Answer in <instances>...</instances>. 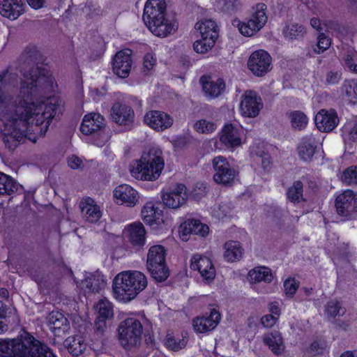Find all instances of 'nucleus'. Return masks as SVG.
<instances>
[{
  "instance_id": "nucleus-25",
  "label": "nucleus",
  "mask_w": 357,
  "mask_h": 357,
  "mask_svg": "<svg viewBox=\"0 0 357 357\" xmlns=\"http://www.w3.org/2000/svg\"><path fill=\"white\" fill-rule=\"evenodd\" d=\"M200 83L206 96L215 98L220 96L225 89V83L221 78L213 79L209 77L202 76Z\"/></svg>"
},
{
  "instance_id": "nucleus-51",
  "label": "nucleus",
  "mask_w": 357,
  "mask_h": 357,
  "mask_svg": "<svg viewBox=\"0 0 357 357\" xmlns=\"http://www.w3.org/2000/svg\"><path fill=\"white\" fill-rule=\"evenodd\" d=\"M342 180L349 185H357V165L347 168L342 173Z\"/></svg>"
},
{
  "instance_id": "nucleus-4",
  "label": "nucleus",
  "mask_w": 357,
  "mask_h": 357,
  "mask_svg": "<svg viewBox=\"0 0 357 357\" xmlns=\"http://www.w3.org/2000/svg\"><path fill=\"white\" fill-rule=\"evenodd\" d=\"M147 286L144 273L128 271L119 273L113 282V292L120 301L128 302L134 299Z\"/></svg>"
},
{
  "instance_id": "nucleus-45",
  "label": "nucleus",
  "mask_w": 357,
  "mask_h": 357,
  "mask_svg": "<svg viewBox=\"0 0 357 357\" xmlns=\"http://www.w3.org/2000/svg\"><path fill=\"white\" fill-rule=\"evenodd\" d=\"M291 123L294 129L302 130L307 124L308 119L307 116L301 111H294L289 114Z\"/></svg>"
},
{
  "instance_id": "nucleus-61",
  "label": "nucleus",
  "mask_w": 357,
  "mask_h": 357,
  "mask_svg": "<svg viewBox=\"0 0 357 357\" xmlns=\"http://www.w3.org/2000/svg\"><path fill=\"white\" fill-rule=\"evenodd\" d=\"M68 164L72 169H78L82 166V161L78 157L72 155L68 160Z\"/></svg>"
},
{
  "instance_id": "nucleus-52",
  "label": "nucleus",
  "mask_w": 357,
  "mask_h": 357,
  "mask_svg": "<svg viewBox=\"0 0 357 357\" xmlns=\"http://www.w3.org/2000/svg\"><path fill=\"white\" fill-rule=\"evenodd\" d=\"M326 312L328 316L335 317L336 316H342L345 312V309L342 307L340 302L331 301L326 305Z\"/></svg>"
},
{
  "instance_id": "nucleus-41",
  "label": "nucleus",
  "mask_w": 357,
  "mask_h": 357,
  "mask_svg": "<svg viewBox=\"0 0 357 357\" xmlns=\"http://www.w3.org/2000/svg\"><path fill=\"white\" fill-rule=\"evenodd\" d=\"M342 91L346 100L351 103H357V79L345 80Z\"/></svg>"
},
{
  "instance_id": "nucleus-29",
  "label": "nucleus",
  "mask_w": 357,
  "mask_h": 357,
  "mask_svg": "<svg viewBox=\"0 0 357 357\" xmlns=\"http://www.w3.org/2000/svg\"><path fill=\"white\" fill-rule=\"evenodd\" d=\"M127 238L135 248H142L146 242V230L141 222H134L127 227Z\"/></svg>"
},
{
  "instance_id": "nucleus-6",
  "label": "nucleus",
  "mask_w": 357,
  "mask_h": 357,
  "mask_svg": "<svg viewBox=\"0 0 357 357\" xmlns=\"http://www.w3.org/2000/svg\"><path fill=\"white\" fill-rule=\"evenodd\" d=\"M166 250L161 245L151 246L147 254L146 266L152 277L158 282L165 281L169 274L165 260Z\"/></svg>"
},
{
  "instance_id": "nucleus-26",
  "label": "nucleus",
  "mask_w": 357,
  "mask_h": 357,
  "mask_svg": "<svg viewBox=\"0 0 357 357\" xmlns=\"http://www.w3.org/2000/svg\"><path fill=\"white\" fill-rule=\"evenodd\" d=\"M241 130L232 124H226L222 130L220 140L227 147L235 148L241 144Z\"/></svg>"
},
{
  "instance_id": "nucleus-1",
  "label": "nucleus",
  "mask_w": 357,
  "mask_h": 357,
  "mask_svg": "<svg viewBox=\"0 0 357 357\" xmlns=\"http://www.w3.org/2000/svg\"><path fill=\"white\" fill-rule=\"evenodd\" d=\"M21 59L23 79L17 96L5 91L15 75L8 70L0 73V122L3 126L2 139L9 150H14L24 138L36 142L38 136L43 137L63 110L59 96H44L52 89L54 79L46 67L38 65L40 52L36 47H29Z\"/></svg>"
},
{
  "instance_id": "nucleus-33",
  "label": "nucleus",
  "mask_w": 357,
  "mask_h": 357,
  "mask_svg": "<svg viewBox=\"0 0 357 357\" xmlns=\"http://www.w3.org/2000/svg\"><path fill=\"white\" fill-rule=\"evenodd\" d=\"M181 227L183 236L188 234H193L202 237H205L209 231V227L207 225L203 224L200 221L194 219L188 220Z\"/></svg>"
},
{
  "instance_id": "nucleus-11",
  "label": "nucleus",
  "mask_w": 357,
  "mask_h": 357,
  "mask_svg": "<svg viewBox=\"0 0 357 357\" xmlns=\"http://www.w3.org/2000/svg\"><path fill=\"white\" fill-rule=\"evenodd\" d=\"M272 59L265 50L255 51L248 61V69L256 76L261 77L271 69Z\"/></svg>"
},
{
  "instance_id": "nucleus-47",
  "label": "nucleus",
  "mask_w": 357,
  "mask_h": 357,
  "mask_svg": "<svg viewBox=\"0 0 357 357\" xmlns=\"http://www.w3.org/2000/svg\"><path fill=\"white\" fill-rule=\"evenodd\" d=\"M187 342L188 340L184 337L176 338L171 335H167L165 338V344L168 349L176 351L183 349L186 346Z\"/></svg>"
},
{
  "instance_id": "nucleus-38",
  "label": "nucleus",
  "mask_w": 357,
  "mask_h": 357,
  "mask_svg": "<svg viewBox=\"0 0 357 357\" xmlns=\"http://www.w3.org/2000/svg\"><path fill=\"white\" fill-rule=\"evenodd\" d=\"M342 136L346 144L357 143V121H347L342 128Z\"/></svg>"
},
{
  "instance_id": "nucleus-12",
  "label": "nucleus",
  "mask_w": 357,
  "mask_h": 357,
  "mask_svg": "<svg viewBox=\"0 0 357 357\" xmlns=\"http://www.w3.org/2000/svg\"><path fill=\"white\" fill-rule=\"evenodd\" d=\"M105 126L104 117L98 113L86 114L80 126V131L86 135H97L102 138V142L107 140V136L103 135L102 130Z\"/></svg>"
},
{
  "instance_id": "nucleus-63",
  "label": "nucleus",
  "mask_w": 357,
  "mask_h": 357,
  "mask_svg": "<svg viewBox=\"0 0 357 357\" xmlns=\"http://www.w3.org/2000/svg\"><path fill=\"white\" fill-rule=\"evenodd\" d=\"M29 5L34 8V9H39L42 8L45 3V0H26Z\"/></svg>"
},
{
  "instance_id": "nucleus-58",
  "label": "nucleus",
  "mask_w": 357,
  "mask_h": 357,
  "mask_svg": "<svg viewBox=\"0 0 357 357\" xmlns=\"http://www.w3.org/2000/svg\"><path fill=\"white\" fill-rule=\"evenodd\" d=\"M156 59L152 54L148 53L144 57L143 70L149 71L155 66Z\"/></svg>"
},
{
  "instance_id": "nucleus-49",
  "label": "nucleus",
  "mask_w": 357,
  "mask_h": 357,
  "mask_svg": "<svg viewBox=\"0 0 357 357\" xmlns=\"http://www.w3.org/2000/svg\"><path fill=\"white\" fill-rule=\"evenodd\" d=\"M194 128L198 132L209 134L217 129V125L213 121L201 119L195 123Z\"/></svg>"
},
{
  "instance_id": "nucleus-17",
  "label": "nucleus",
  "mask_w": 357,
  "mask_h": 357,
  "mask_svg": "<svg viewBox=\"0 0 357 357\" xmlns=\"http://www.w3.org/2000/svg\"><path fill=\"white\" fill-rule=\"evenodd\" d=\"M221 319L220 312L211 309L209 315L197 317L192 320V326L196 333H206L214 330Z\"/></svg>"
},
{
  "instance_id": "nucleus-60",
  "label": "nucleus",
  "mask_w": 357,
  "mask_h": 357,
  "mask_svg": "<svg viewBox=\"0 0 357 357\" xmlns=\"http://www.w3.org/2000/svg\"><path fill=\"white\" fill-rule=\"evenodd\" d=\"M278 317L273 314H266L261 319V324L266 328L273 326L278 321Z\"/></svg>"
},
{
  "instance_id": "nucleus-43",
  "label": "nucleus",
  "mask_w": 357,
  "mask_h": 357,
  "mask_svg": "<svg viewBox=\"0 0 357 357\" xmlns=\"http://www.w3.org/2000/svg\"><path fill=\"white\" fill-rule=\"evenodd\" d=\"M16 339H0V357H15Z\"/></svg>"
},
{
  "instance_id": "nucleus-23",
  "label": "nucleus",
  "mask_w": 357,
  "mask_h": 357,
  "mask_svg": "<svg viewBox=\"0 0 357 357\" xmlns=\"http://www.w3.org/2000/svg\"><path fill=\"white\" fill-rule=\"evenodd\" d=\"M114 197L118 203L134 206L139 201L138 192L127 184L120 185L114 190Z\"/></svg>"
},
{
  "instance_id": "nucleus-19",
  "label": "nucleus",
  "mask_w": 357,
  "mask_h": 357,
  "mask_svg": "<svg viewBox=\"0 0 357 357\" xmlns=\"http://www.w3.org/2000/svg\"><path fill=\"white\" fill-rule=\"evenodd\" d=\"M190 268L198 271L201 276L207 281H211L215 276V270L211 260L201 255H194L191 258Z\"/></svg>"
},
{
  "instance_id": "nucleus-34",
  "label": "nucleus",
  "mask_w": 357,
  "mask_h": 357,
  "mask_svg": "<svg viewBox=\"0 0 357 357\" xmlns=\"http://www.w3.org/2000/svg\"><path fill=\"white\" fill-rule=\"evenodd\" d=\"M195 28L199 32L201 37L217 40L218 32L215 22L211 20H204L195 24Z\"/></svg>"
},
{
  "instance_id": "nucleus-9",
  "label": "nucleus",
  "mask_w": 357,
  "mask_h": 357,
  "mask_svg": "<svg viewBox=\"0 0 357 357\" xmlns=\"http://www.w3.org/2000/svg\"><path fill=\"white\" fill-rule=\"evenodd\" d=\"M266 10L265 4H257L250 17L245 22L238 23V27L241 33L245 36H252L262 29L268 20Z\"/></svg>"
},
{
  "instance_id": "nucleus-44",
  "label": "nucleus",
  "mask_w": 357,
  "mask_h": 357,
  "mask_svg": "<svg viewBox=\"0 0 357 357\" xmlns=\"http://www.w3.org/2000/svg\"><path fill=\"white\" fill-rule=\"evenodd\" d=\"M303 192L302 182L296 181L288 188L287 192V199L291 202L298 203L304 200Z\"/></svg>"
},
{
  "instance_id": "nucleus-5",
  "label": "nucleus",
  "mask_w": 357,
  "mask_h": 357,
  "mask_svg": "<svg viewBox=\"0 0 357 357\" xmlns=\"http://www.w3.org/2000/svg\"><path fill=\"white\" fill-rule=\"evenodd\" d=\"M15 357H56L52 349L28 333L15 338Z\"/></svg>"
},
{
  "instance_id": "nucleus-21",
  "label": "nucleus",
  "mask_w": 357,
  "mask_h": 357,
  "mask_svg": "<svg viewBox=\"0 0 357 357\" xmlns=\"http://www.w3.org/2000/svg\"><path fill=\"white\" fill-rule=\"evenodd\" d=\"M160 204L152 202H147L142 210L144 222L153 229H157L164 223L162 211Z\"/></svg>"
},
{
  "instance_id": "nucleus-64",
  "label": "nucleus",
  "mask_w": 357,
  "mask_h": 357,
  "mask_svg": "<svg viewBox=\"0 0 357 357\" xmlns=\"http://www.w3.org/2000/svg\"><path fill=\"white\" fill-rule=\"evenodd\" d=\"M310 25L317 31H320L321 29L320 20L316 17H312L310 20Z\"/></svg>"
},
{
  "instance_id": "nucleus-10",
  "label": "nucleus",
  "mask_w": 357,
  "mask_h": 357,
  "mask_svg": "<svg viewBox=\"0 0 357 357\" xmlns=\"http://www.w3.org/2000/svg\"><path fill=\"white\" fill-rule=\"evenodd\" d=\"M212 165L215 171L213 179L215 183L228 185L234 181L236 172L225 157L219 155L214 158Z\"/></svg>"
},
{
  "instance_id": "nucleus-7",
  "label": "nucleus",
  "mask_w": 357,
  "mask_h": 357,
  "mask_svg": "<svg viewBox=\"0 0 357 357\" xmlns=\"http://www.w3.org/2000/svg\"><path fill=\"white\" fill-rule=\"evenodd\" d=\"M118 331L120 344L126 349H130L140 342L143 326L139 319L129 317L119 324Z\"/></svg>"
},
{
  "instance_id": "nucleus-46",
  "label": "nucleus",
  "mask_w": 357,
  "mask_h": 357,
  "mask_svg": "<svg viewBox=\"0 0 357 357\" xmlns=\"http://www.w3.org/2000/svg\"><path fill=\"white\" fill-rule=\"evenodd\" d=\"M344 66L350 71L357 73V52L354 50H348L343 55Z\"/></svg>"
},
{
  "instance_id": "nucleus-3",
  "label": "nucleus",
  "mask_w": 357,
  "mask_h": 357,
  "mask_svg": "<svg viewBox=\"0 0 357 357\" xmlns=\"http://www.w3.org/2000/svg\"><path fill=\"white\" fill-rule=\"evenodd\" d=\"M165 161L160 149L151 148L131 165V175L138 180H157L164 169Z\"/></svg>"
},
{
  "instance_id": "nucleus-28",
  "label": "nucleus",
  "mask_w": 357,
  "mask_h": 357,
  "mask_svg": "<svg viewBox=\"0 0 357 357\" xmlns=\"http://www.w3.org/2000/svg\"><path fill=\"white\" fill-rule=\"evenodd\" d=\"M24 11L22 0H0V14L5 17L14 20Z\"/></svg>"
},
{
  "instance_id": "nucleus-30",
  "label": "nucleus",
  "mask_w": 357,
  "mask_h": 357,
  "mask_svg": "<svg viewBox=\"0 0 357 357\" xmlns=\"http://www.w3.org/2000/svg\"><path fill=\"white\" fill-rule=\"evenodd\" d=\"M318 142L313 135H308L302 139L298 146V153L301 160L309 162L316 152Z\"/></svg>"
},
{
  "instance_id": "nucleus-15",
  "label": "nucleus",
  "mask_w": 357,
  "mask_h": 357,
  "mask_svg": "<svg viewBox=\"0 0 357 357\" xmlns=\"http://www.w3.org/2000/svg\"><path fill=\"white\" fill-rule=\"evenodd\" d=\"M263 104L261 98L258 96L256 92L247 91L242 96L241 102V112L242 114L247 117H255L259 113Z\"/></svg>"
},
{
  "instance_id": "nucleus-36",
  "label": "nucleus",
  "mask_w": 357,
  "mask_h": 357,
  "mask_svg": "<svg viewBox=\"0 0 357 357\" xmlns=\"http://www.w3.org/2000/svg\"><path fill=\"white\" fill-rule=\"evenodd\" d=\"M305 27L302 24L296 22L286 24L282 29L284 37L289 41L300 40L305 36Z\"/></svg>"
},
{
  "instance_id": "nucleus-59",
  "label": "nucleus",
  "mask_w": 357,
  "mask_h": 357,
  "mask_svg": "<svg viewBox=\"0 0 357 357\" xmlns=\"http://www.w3.org/2000/svg\"><path fill=\"white\" fill-rule=\"evenodd\" d=\"M341 79V73L339 72L330 71L326 75L325 83L328 85L337 84Z\"/></svg>"
},
{
  "instance_id": "nucleus-14",
  "label": "nucleus",
  "mask_w": 357,
  "mask_h": 357,
  "mask_svg": "<svg viewBox=\"0 0 357 357\" xmlns=\"http://www.w3.org/2000/svg\"><path fill=\"white\" fill-rule=\"evenodd\" d=\"M337 213L340 215L349 217L357 211V194L351 190H347L339 195L335 199Z\"/></svg>"
},
{
  "instance_id": "nucleus-18",
  "label": "nucleus",
  "mask_w": 357,
  "mask_h": 357,
  "mask_svg": "<svg viewBox=\"0 0 357 357\" xmlns=\"http://www.w3.org/2000/svg\"><path fill=\"white\" fill-rule=\"evenodd\" d=\"M186 187L181 183L177 184L162 195V202L165 206L172 208H178L187 200Z\"/></svg>"
},
{
  "instance_id": "nucleus-32",
  "label": "nucleus",
  "mask_w": 357,
  "mask_h": 357,
  "mask_svg": "<svg viewBox=\"0 0 357 357\" xmlns=\"http://www.w3.org/2000/svg\"><path fill=\"white\" fill-rule=\"evenodd\" d=\"M263 341L275 355H280L284 351V345L281 335L278 331L264 335Z\"/></svg>"
},
{
  "instance_id": "nucleus-54",
  "label": "nucleus",
  "mask_w": 357,
  "mask_h": 357,
  "mask_svg": "<svg viewBox=\"0 0 357 357\" xmlns=\"http://www.w3.org/2000/svg\"><path fill=\"white\" fill-rule=\"evenodd\" d=\"M232 207L229 202H222L215 211V215L218 218H223L230 215Z\"/></svg>"
},
{
  "instance_id": "nucleus-24",
  "label": "nucleus",
  "mask_w": 357,
  "mask_h": 357,
  "mask_svg": "<svg viewBox=\"0 0 357 357\" xmlns=\"http://www.w3.org/2000/svg\"><path fill=\"white\" fill-rule=\"evenodd\" d=\"M50 329L57 337H63L70 330V323L67 318L59 312H52L48 317Z\"/></svg>"
},
{
  "instance_id": "nucleus-53",
  "label": "nucleus",
  "mask_w": 357,
  "mask_h": 357,
  "mask_svg": "<svg viewBox=\"0 0 357 357\" xmlns=\"http://www.w3.org/2000/svg\"><path fill=\"white\" fill-rule=\"evenodd\" d=\"M331 45V39L324 33H321L317 38V43L313 48L314 52L317 54L323 53Z\"/></svg>"
},
{
  "instance_id": "nucleus-20",
  "label": "nucleus",
  "mask_w": 357,
  "mask_h": 357,
  "mask_svg": "<svg viewBox=\"0 0 357 357\" xmlns=\"http://www.w3.org/2000/svg\"><path fill=\"white\" fill-rule=\"evenodd\" d=\"M132 66L131 51L125 50L118 52L113 59V71L119 77H127Z\"/></svg>"
},
{
  "instance_id": "nucleus-35",
  "label": "nucleus",
  "mask_w": 357,
  "mask_h": 357,
  "mask_svg": "<svg viewBox=\"0 0 357 357\" xmlns=\"http://www.w3.org/2000/svg\"><path fill=\"white\" fill-rule=\"evenodd\" d=\"M224 258L228 262L238 261L243 256V250L239 242L230 241L225 244Z\"/></svg>"
},
{
  "instance_id": "nucleus-40",
  "label": "nucleus",
  "mask_w": 357,
  "mask_h": 357,
  "mask_svg": "<svg viewBox=\"0 0 357 357\" xmlns=\"http://www.w3.org/2000/svg\"><path fill=\"white\" fill-rule=\"evenodd\" d=\"M215 8L222 13L234 14L241 8L239 0H215Z\"/></svg>"
},
{
  "instance_id": "nucleus-57",
  "label": "nucleus",
  "mask_w": 357,
  "mask_h": 357,
  "mask_svg": "<svg viewBox=\"0 0 357 357\" xmlns=\"http://www.w3.org/2000/svg\"><path fill=\"white\" fill-rule=\"evenodd\" d=\"M324 350V345L323 343L319 341L313 342L310 348L308 349V353L311 356H317L323 353Z\"/></svg>"
},
{
  "instance_id": "nucleus-31",
  "label": "nucleus",
  "mask_w": 357,
  "mask_h": 357,
  "mask_svg": "<svg viewBox=\"0 0 357 357\" xmlns=\"http://www.w3.org/2000/svg\"><path fill=\"white\" fill-rule=\"evenodd\" d=\"M81 288L87 293H96L105 287V280L103 275L96 272L93 274H89L80 283Z\"/></svg>"
},
{
  "instance_id": "nucleus-50",
  "label": "nucleus",
  "mask_w": 357,
  "mask_h": 357,
  "mask_svg": "<svg viewBox=\"0 0 357 357\" xmlns=\"http://www.w3.org/2000/svg\"><path fill=\"white\" fill-rule=\"evenodd\" d=\"M66 342L68 344L69 352L75 356L81 355L86 349L85 344L79 337L73 338L72 340H69Z\"/></svg>"
},
{
  "instance_id": "nucleus-39",
  "label": "nucleus",
  "mask_w": 357,
  "mask_h": 357,
  "mask_svg": "<svg viewBox=\"0 0 357 357\" xmlns=\"http://www.w3.org/2000/svg\"><path fill=\"white\" fill-rule=\"evenodd\" d=\"M19 186L11 176L0 172V195H10L17 191Z\"/></svg>"
},
{
  "instance_id": "nucleus-42",
  "label": "nucleus",
  "mask_w": 357,
  "mask_h": 357,
  "mask_svg": "<svg viewBox=\"0 0 357 357\" xmlns=\"http://www.w3.org/2000/svg\"><path fill=\"white\" fill-rule=\"evenodd\" d=\"M94 308L98 314L97 317L107 320L113 317L112 304L105 298L100 300L94 306Z\"/></svg>"
},
{
  "instance_id": "nucleus-16",
  "label": "nucleus",
  "mask_w": 357,
  "mask_h": 357,
  "mask_svg": "<svg viewBox=\"0 0 357 357\" xmlns=\"http://www.w3.org/2000/svg\"><path fill=\"white\" fill-rule=\"evenodd\" d=\"M144 122L155 130L163 131L172 126L173 119L164 112L151 110L145 114Z\"/></svg>"
},
{
  "instance_id": "nucleus-48",
  "label": "nucleus",
  "mask_w": 357,
  "mask_h": 357,
  "mask_svg": "<svg viewBox=\"0 0 357 357\" xmlns=\"http://www.w3.org/2000/svg\"><path fill=\"white\" fill-rule=\"evenodd\" d=\"M215 41L216 40L214 39H208L205 38V37H201L199 40L194 43L193 48L196 52L204 54L214 46Z\"/></svg>"
},
{
  "instance_id": "nucleus-27",
  "label": "nucleus",
  "mask_w": 357,
  "mask_h": 357,
  "mask_svg": "<svg viewBox=\"0 0 357 357\" xmlns=\"http://www.w3.org/2000/svg\"><path fill=\"white\" fill-rule=\"evenodd\" d=\"M82 218L89 222H96L102 215L100 207L91 197L82 199L79 202Z\"/></svg>"
},
{
  "instance_id": "nucleus-22",
  "label": "nucleus",
  "mask_w": 357,
  "mask_h": 357,
  "mask_svg": "<svg viewBox=\"0 0 357 357\" xmlns=\"http://www.w3.org/2000/svg\"><path fill=\"white\" fill-rule=\"evenodd\" d=\"M314 122L321 132H330L337 127L339 119L334 109H321L315 116Z\"/></svg>"
},
{
  "instance_id": "nucleus-55",
  "label": "nucleus",
  "mask_w": 357,
  "mask_h": 357,
  "mask_svg": "<svg viewBox=\"0 0 357 357\" xmlns=\"http://www.w3.org/2000/svg\"><path fill=\"white\" fill-rule=\"evenodd\" d=\"M284 288L286 294L292 296L298 288V282L294 278H289L284 282Z\"/></svg>"
},
{
  "instance_id": "nucleus-2",
  "label": "nucleus",
  "mask_w": 357,
  "mask_h": 357,
  "mask_svg": "<svg viewBox=\"0 0 357 357\" xmlns=\"http://www.w3.org/2000/svg\"><path fill=\"white\" fill-rule=\"evenodd\" d=\"M143 21L149 29L158 37H167L177 29L176 21L167 13L165 0H147L144 8Z\"/></svg>"
},
{
  "instance_id": "nucleus-37",
  "label": "nucleus",
  "mask_w": 357,
  "mask_h": 357,
  "mask_svg": "<svg viewBox=\"0 0 357 357\" xmlns=\"http://www.w3.org/2000/svg\"><path fill=\"white\" fill-rule=\"evenodd\" d=\"M250 280L252 282H271L273 274L270 268L266 266H258L250 270L248 273Z\"/></svg>"
},
{
  "instance_id": "nucleus-62",
  "label": "nucleus",
  "mask_w": 357,
  "mask_h": 357,
  "mask_svg": "<svg viewBox=\"0 0 357 357\" xmlns=\"http://www.w3.org/2000/svg\"><path fill=\"white\" fill-rule=\"evenodd\" d=\"M269 312L271 313V314L275 315L278 318L281 312L279 303L277 301L271 302L269 304Z\"/></svg>"
},
{
  "instance_id": "nucleus-56",
  "label": "nucleus",
  "mask_w": 357,
  "mask_h": 357,
  "mask_svg": "<svg viewBox=\"0 0 357 357\" xmlns=\"http://www.w3.org/2000/svg\"><path fill=\"white\" fill-rule=\"evenodd\" d=\"M107 319L96 317L95 321V331L98 335H102L107 329Z\"/></svg>"
},
{
  "instance_id": "nucleus-8",
  "label": "nucleus",
  "mask_w": 357,
  "mask_h": 357,
  "mask_svg": "<svg viewBox=\"0 0 357 357\" xmlns=\"http://www.w3.org/2000/svg\"><path fill=\"white\" fill-rule=\"evenodd\" d=\"M266 10L265 4H257L250 17L245 22L238 23V27L241 33L245 36H252L262 29L268 20Z\"/></svg>"
},
{
  "instance_id": "nucleus-13",
  "label": "nucleus",
  "mask_w": 357,
  "mask_h": 357,
  "mask_svg": "<svg viewBox=\"0 0 357 357\" xmlns=\"http://www.w3.org/2000/svg\"><path fill=\"white\" fill-rule=\"evenodd\" d=\"M112 121L119 126L126 127L130 130L133 127L135 120V112L132 108L121 102H115L110 111Z\"/></svg>"
}]
</instances>
